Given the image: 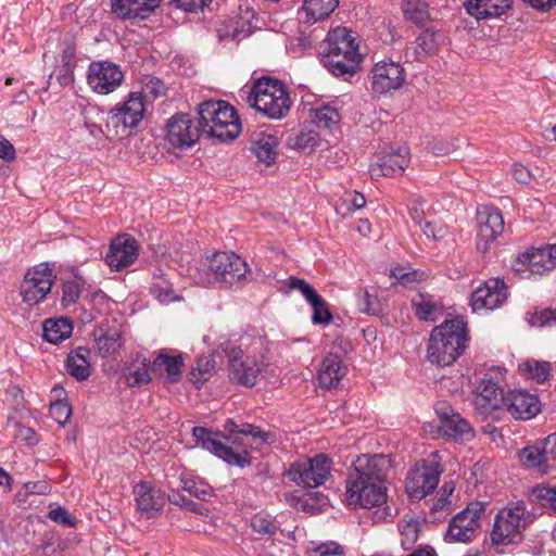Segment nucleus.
<instances>
[{"label": "nucleus", "instance_id": "35", "mask_svg": "<svg viewBox=\"0 0 556 556\" xmlns=\"http://www.w3.org/2000/svg\"><path fill=\"white\" fill-rule=\"evenodd\" d=\"M90 351L87 348L78 346L73 350L66 359V368L71 376L77 380H86L90 376Z\"/></svg>", "mask_w": 556, "mask_h": 556}, {"label": "nucleus", "instance_id": "22", "mask_svg": "<svg viewBox=\"0 0 556 556\" xmlns=\"http://www.w3.org/2000/svg\"><path fill=\"white\" fill-rule=\"evenodd\" d=\"M138 257V243L129 235L117 236L111 243L105 255L106 264L115 270L131 265Z\"/></svg>", "mask_w": 556, "mask_h": 556}, {"label": "nucleus", "instance_id": "54", "mask_svg": "<svg viewBox=\"0 0 556 556\" xmlns=\"http://www.w3.org/2000/svg\"><path fill=\"white\" fill-rule=\"evenodd\" d=\"M376 298L370 295L367 290H361L357 294V308L365 314L375 315L377 309Z\"/></svg>", "mask_w": 556, "mask_h": 556}, {"label": "nucleus", "instance_id": "48", "mask_svg": "<svg viewBox=\"0 0 556 556\" xmlns=\"http://www.w3.org/2000/svg\"><path fill=\"white\" fill-rule=\"evenodd\" d=\"M251 527L254 532L261 535H274L278 526L275 521L261 514L254 515L251 519Z\"/></svg>", "mask_w": 556, "mask_h": 556}, {"label": "nucleus", "instance_id": "56", "mask_svg": "<svg viewBox=\"0 0 556 556\" xmlns=\"http://www.w3.org/2000/svg\"><path fill=\"white\" fill-rule=\"evenodd\" d=\"M49 518L54 521L55 523L62 525V526H74V519L71 516L70 511L64 507H56L54 509H51L48 514Z\"/></svg>", "mask_w": 556, "mask_h": 556}, {"label": "nucleus", "instance_id": "10", "mask_svg": "<svg viewBox=\"0 0 556 556\" xmlns=\"http://www.w3.org/2000/svg\"><path fill=\"white\" fill-rule=\"evenodd\" d=\"M505 399L504 389L492 378L483 377L475 387V409L485 418L500 419L504 413Z\"/></svg>", "mask_w": 556, "mask_h": 556}, {"label": "nucleus", "instance_id": "27", "mask_svg": "<svg viewBox=\"0 0 556 556\" xmlns=\"http://www.w3.org/2000/svg\"><path fill=\"white\" fill-rule=\"evenodd\" d=\"M161 2L162 0H111V10L122 20H146Z\"/></svg>", "mask_w": 556, "mask_h": 556}, {"label": "nucleus", "instance_id": "24", "mask_svg": "<svg viewBox=\"0 0 556 556\" xmlns=\"http://www.w3.org/2000/svg\"><path fill=\"white\" fill-rule=\"evenodd\" d=\"M134 493L138 510L147 518H153L161 513L165 504V495L161 489L142 481L135 486Z\"/></svg>", "mask_w": 556, "mask_h": 556}, {"label": "nucleus", "instance_id": "43", "mask_svg": "<svg viewBox=\"0 0 556 556\" xmlns=\"http://www.w3.org/2000/svg\"><path fill=\"white\" fill-rule=\"evenodd\" d=\"M151 364L143 358L140 364H132L125 371V378L129 387H138L151 381Z\"/></svg>", "mask_w": 556, "mask_h": 556}, {"label": "nucleus", "instance_id": "15", "mask_svg": "<svg viewBox=\"0 0 556 556\" xmlns=\"http://www.w3.org/2000/svg\"><path fill=\"white\" fill-rule=\"evenodd\" d=\"M124 80L121 67L110 61L91 62L88 68L87 81L90 88L99 94L115 91Z\"/></svg>", "mask_w": 556, "mask_h": 556}, {"label": "nucleus", "instance_id": "19", "mask_svg": "<svg viewBox=\"0 0 556 556\" xmlns=\"http://www.w3.org/2000/svg\"><path fill=\"white\" fill-rule=\"evenodd\" d=\"M507 299V288L504 280L494 278L478 287L471 294V307L475 312L495 309Z\"/></svg>", "mask_w": 556, "mask_h": 556}, {"label": "nucleus", "instance_id": "14", "mask_svg": "<svg viewBox=\"0 0 556 556\" xmlns=\"http://www.w3.org/2000/svg\"><path fill=\"white\" fill-rule=\"evenodd\" d=\"M55 276L46 264L28 269L21 283V295L28 305L38 304L51 291Z\"/></svg>", "mask_w": 556, "mask_h": 556}, {"label": "nucleus", "instance_id": "31", "mask_svg": "<svg viewBox=\"0 0 556 556\" xmlns=\"http://www.w3.org/2000/svg\"><path fill=\"white\" fill-rule=\"evenodd\" d=\"M321 61L325 65V67L337 77L342 76H352L356 73L361 62H362V54L356 55H345L344 53L339 54H323Z\"/></svg>", "mask_w": 556, "mask_h": 556}, {"label": "nucleus", "instance_id": "28", "mask_svg": "<svg viewBox=\"0 0 556 556\" xmlns=\"http://www.w3.org/2000/svg\"><path fill=\"white\" fill-rule=\"evenodd\" d=\"M465 12L477 22L500 17L511 7V0H466Z\"/></svg>", "mask_w": 556, "mask_h": 556}, {"label": "nucleus", "instance_id": "20", "mask_svg": "<svg viewBox=\"0 0 556 556\" xmlns=\"http://www.w3.org/2000/svg\"><path fill=\"white\" fill-rule=\"evenodd\" d=\"M517 420H529L541 412V403L535 394L526 390L506 392L504 413Z\"/></svg>", "mask_w": 556, "mask_h": 556}, {"label": "nucleus", "instance_id": "38", "mask_svg": "<svg viewBox=\"0 0 556 556\" xmlns=\"http://www.w3.org/2000/svg\"><path fill=\"white\" fill-rule=\"evenodd\" d=\"M72 331L73 324L68 318L48 319L43 323V338L54 344L70 338Z\"/></svg>", "mask_w": 556, "mask_h": 556}, {"label": "nucleus", "instance_id": "57", "mask_svg": "<svg viewBox=\"0 0 556 556\" xmlns=\"http://www.w3.org/2000/svg\"><path fill=\"white\" fill-rule=\"evenodd\" d=\"M421 229L427 238H432L433 240H440L447 235V228L441 224L427 222Z\"/></svg>", "mask_w": 556, "mask_h": 556}, {"label": "nucleus", "instance_id": "11", "mask_svg": "<svg viewBox=\"0 0 556 556\" xmlns=\"http://www.w3.org/2000/svg\"><path fill=\"white\" fill-rule=\"evenodd\" d=\"M223 349L228 361L229 378L241 386L254 387L261 375L258 362L231 342L225 343Z\"/></svg>", "mask_w": 556, "mask_h": 556}, {"label": "nucleus", "instance_id": "45", "mask_svg": "<svg viewBox=\"0 0 556 556\" xmlns=\"http://www.w3.org/2000/svg\"><path fill=\"white\" fill-rule=\"evenodd\" d=\"M314 121L319 128L330 129L339 122V113L334 108L325 105L314 111Z\"/></svg>", "mask_w": 556, "mask_h": 556}, {"label": "nucleus", "instance_id": "33", "mask_svg": "<svg viewBox=\"0 0 556 556\" xmlns=\"http://www.w3.org/2000/svg\"><path fill=\"white\" fill-rule=\"evenodd\" d=\"M184 359L181 355H168L161 352L151 364V372L154 375L166 374L169 381H178L181 377Z\"/></svg>", "mask_w": 556, "mask_h": 556}, {"label": "nucleus", "instance_id": "34", "mask_svg": "<svg viewBox=\"0 0 556 556\" xmlns=\"http://www.w3.org/2000/svg\"><path fill=\"white\" fill-rule=\"evenodd\" d=\"M519 460L526 468L534 469L542 475H546L551 470V463L545 457L539 441L523 447L519 453Z\"/></svg>", "mask_w": 556, "mask_h": 556}, {"label": "nucleus", "instance_id": "64", "mask_svg": "<svg viewBox=\"0 0 556 556\" xmlns=\"http://www.w3.org/2000/svg\"><path fill=\"white\" fill-rule=\"evenodd\" d=\"M16 438H18L22 441H25L27 445L33 446L36 445L38 442L36 432L26 426H18L17 427V433Z\"/></svg>", "mask_w": 556, "mask_h": 556}, {"label": "nucleus", "instance_id": "8", "mask_svg": "<svg viewBox=\"0 0 556 556\" xmlns=\"http://www.w3.org/2000/svg\"><path fill=\"white\" fill-rule=\"evenodd\" d=\"M331 460L325 454L303 457L295 460L287 475L292 482L305 488H317L325 483L330 475Z\"/></svg>", "mask_w": 556, "mask_h": 556}, {"label": "nucleus", "instance_id": "26", "mask_svg": "<svg viewBox=\"0 0 556 556\" xmlns=\"http://www.w3.org/2000/svg\"><path fill=\"white\" fill-rule=\"evenodd\" d=\"M361 54L358 45L352 36V31L345 27H337L330 30L320 46V54Z\"/></svg>", "mask_w": 556, "mask_h": 556}, {"label": "nucleus", "instance_id": "25", "mask_svg": "<svg viewBox=\"0 0 556 556\" xmlns=\"http://www.w3.org/2000/svg\"><path fill=\"white\" fill-rule=\"evenodd\" d=\"M437 414L444 435L462 442L473 439L475 431L472 427L459 413L448 408H437Z\"/></svg>", "mask_w": 556, "mask_h": 556}, {"label": "nucleus", "instance_id": "62", "mask_svg": "<svg viewBox=\"0 0 556 556\" xmlns=\"http://www.w3.org/2000/svg\"><path fill=\"white\" fill-rule=\"evenodd\" d=\"M454 490H455L454 482H452V481L445 482L440 490V497L438 498V501L432 509L433 510L443 509L445 504L447 503V498L453 494Z\"/></svg>", "mask_w": 556, "mask_h": 556}, {"label": "nucleus", "instance_id": "1", "mask_svg": "<svg viewBox=\"0 0 556 556\" xmlns=\"http://www.w3.org/2000/svg\"><path fill=\"white\" fill-rule=\"evenodd\" d=\"M390 467V459L382 454L358 456L345 481L349 505L371 508L384 504Z\"/></svg>", "mask_w": 556, "mask_h": 556}, {"label": "nucleus", "instance_id": "36", "mask_svg": "<svg viewBox=\"0 0 556 556\" xmlns=\"http://www.w3.org/2000/svg\"><path fill=\"white\" fill-rule=\"evenodd\" d=\"M178 480V488H181L184 491L201 501H208L213 496L212 486L202 478L197 477L191 472L186 470L181 471Z\"/></svg>", "mask_w": 556, "mask_h": 556}, {"label": "nucleus", "instance_id": "52", "mask_svg": "<svg viewBox=\"0 0 556 556\" xmlns=\"http://www.w3.org/2000/svg\"><path fill=\"white\" fill-rule=\"evenodd\" d=\"M72 414V407L68 403L58 400L50 405V415L60 425H64Z\"/></svg>", "mask_w": 556, "mask_h": 556}, {"label": "nucleus", "instance_id": "63", "mask_svg": "<svg viewBox=\"0 0 556 556\" xmlns=\"http://www.w3.org/2000/svg\"><path fill=\"white\" fill-rule=\"evenodd\" d=\"M15 156L13 144L3 136H0V159L5 162H12L15 160Z\"/></svg>", "mask_w": 556, "mask_h": 556}, {"label": "nucleus", "instance_id": "2", "mask_svg": "<svg viewBox=\"0 0 556 556\" xmlns=\"http://www.w3.org/2000/svg\"><path fill=\"white\" fill-rule=\"evenodd\" d=\"M467 326L462 319L445 320L430 334L427 346V359L437 366L452 365L465 351Z\"/></svg>", "mask_w": 556, "mask_h": 556}, {"label": "nucleus", "instance_id": "55", "mask_svg": "<svg viewBox=\"0 0 556 556\" xmlns=\"http://www.w3.org/2000/svg\"><path fill=\"white\" fill-rule=\"evenodd\" d=\"M212 0H172V3L178 8L182 9L185 11L189 12H198L204 10Z\"/></svg>", "mask_w": 556, "mask_h": 556}, {"label": "nucleus", "instance_id": "30", "mask_svg": "<svg viewBox=\"0 0 556 556\" xmlns=\"http://www.w3.org/2000/svg\"><path fill=\"white\" fill-rule=\"evenodd\" d=\"M345 375L346 367L341 357L337 354H328L320 364L318 380L320 386L331 389L336 388Z\"/></svg>", "mask_w": 556, "mask_h": 556}, {"label": "nucleus", "instance_id": "49", "mask_svg": "<svg viewBox=\"0 0 556 556\" xmlns=\"http://www.w3.org/2000/svg\"><path fill=\"white\" fill-rule=\"evenodd\" d=\"M529 324L533 327H545L556 323V308H542L529 313Z\"/></svg>", "mask_w": 556, "mask_h": 556}, {"label": "nucleus", "instance_id": "59", "mask_svg": "<svg viewBox=\"0 0 556 556\" xmlns=\"http://www.w3.org/2000/svg\"><path fill=\"white\" fill-rule=\"evenodd\" d=\"M539 442L548 462L552 463L556 460V433L549 434L548 437L539 440Z\"/></svg>", "mask_w": 556, "mask_h": 556}, {"label": "nucleus", "instance_id": "61", "mask_svg": "<svg viewBox=\"0 0 556 556\" xmlns=\"http://www.w3.org/2000/svg\"><path fill=\"white\" fill-rule=\"evenodd\" d=\"M316 144L315 137L311 132H301L294 138L293 148L305 151Z\"/></svg>", "mask_w": 556, "mask_h": 556}, {"label": "nucleus", "instance_id": "3", "mask_svg": "<svg viewBox=\"0 0 556 556\" xmlns=\"http://www.w3.org/2000/svg\"><path fill=\"white\" fill-rule=\"evenodd\" d=\"M198 115L202 134L219 141L233 140L241 131L236 110L226 101H204L198 106Z\"/></svg>", "mask_w": 556, "mask_h": 556}, {"label": "nucleus", "instance_id": "16", "mask_svg": "<svg viewBox=\"0 0 556 556\" xmlns=\"http://www.w3.org/2000/svg\"><path fill=\"white\" fill-rule=\"evenodd\" d=\"M369 77L372 92L384 94L401 88L405 83L406 75L400 63L381 61L372 66Z\"/></svg>", "mask_w": 556, "mask_h": 556}, {"label": "nucleus", "instance_id": "60", "mask_svg": "<svg viewBox=\"0 0 556 556\" xmlns=\"http://www.w3.org/2000/svg\"><path fill=\"white\" fill-rule=\"evenodd\" d=\"M152 294L162 304L170 303V302L175 301L177 298L174 293L172 285L170 286H157V289H154Z\"/></svg>", "mask_w": 556, "mask_h": 556}, {"label": "nucleus", "instance_id": "17", "mask_svg": "<svg viewBox=\"0 0 556 556\" xmlns=\"http://www.w3.org/2000/svg\"><path fill=\"white\" fill-rule=\"evenodd\" d=\"M144 112V96L140 92H131L123 104L110 111L108 125H112L116 129L119 127L123 129L135 128L143 119Z\"/></svg>", "mask_w": 556, "mask_h": 556}, {"label": "nucleus", "instance_id": "58", "mask_svg": "<svg viewBox=\"0 0 556 556\" xmlns=\"http://www.w3.org/2000/svg\"><path fill=\"white\" fill-rule=\"evenodd\" d=\"M251 435L254 440L258 439L262 443L268 442L269 434L258 427L251 424H243L238 430V435Z\"/></svg>", "mask_w": 556, "mask_h": 556}, {"label": "nucleus", "instance_id": "50", "mask_svg": "<svg viewBox=\"0 0 556 556\" xmlns=\"http://www.w3.org/2000/svg\"><path fill=\"white\" fill-rule=\"evenodd\" d=\"M417 47L425 53H434L438 48L437 33L427 28L416 38Z\"/></svg>", "mask_w": 556, "mask_h": 556}, {"label": "nucleus", "instance_id": "46", "mask_svg": "<svg viewBox=\"0 0 556 556\" xmlns=\"http://www.w3.org/2000/svg\"><path fill=\"white\" fill-rule=\"evenodd\" d=\"M313 308L312 320L314 324H329L332 314L329 311L327 302L319 295L309 302Z\"/></svg>", "mask_w": 556, "mask_h": 556}, {"label": "nucleus", "instance_id": "7", "mask_svg": "<svg viewBox=\"0 0 556 556\" xmlns=\"http://www.w3.org/2000/svg\"><path fill=\"white\" fill-rule=\"evenodd\" d=\"M210 276L206 279L199 278L198 283H211L216 281L226 286H235L245 280L250 271L247 262L232 252H217L207 264Z\"/></svg>", "mask_w": 556, "mask_h": 556}, {"label": "nucleus", "instance_id": "53", "mask_svg": "<svg viewBox=\"0 0 556 556\" xmlns=\"http://www.w3.org/2000/svg\"><path fill=\"white\" fill-rule=\"evenodd\" d=\"M400 532L402 536V545L408 548L406 545H412L418 540L419 529L418 522L408 521L400 525Z\"/></svg>", "mask_w": 556, "mask_h": 556}, {"label": "nucleus", "instance_id": "32", "mask_svg": "<svg viewBox=\"0 0 556 556\" xmlns=\"http://www.w3.org/2000/svg\"><path fill=\"white\" fill-rule=\"evenodd\" d=\"M278 140L275 136L265 132H254L251 137V150L258 162L270 166L277 157Z\"/></svg>", "mask_w": 556, "mask_h": 556}, {"label": "nucleus", "instance_id": "12", "mask_svg": "<svg viewBox=\"0 0 556 556\" xmlns=\"http://www.w3.org/2000/svg\"><path fill=\"white\" fill-rule=\"evenodd\" d=\"M556 267V244H545L520 253L514 265L523 278L543 276Z\"/></svg>", "mask_w": 556, "mask_h": 556}, {"label": "nucleus", "instance_id": "23", "mask_svg": "<svg viewBox=\"0 0 556 556\" xmlns=\"http://www.w3.org/2000/svg\"><path fill=\"white\" fill-rule=\"evenodd\" d=\"M166 127L168 141L178 148L191 147L202 134L200 125L194 126L188 114L173 116Z\"/></svg>", "mask_w": 556, "mask_h": 556}, {"label": "nucleus", "instance_id": "29", "mask_svg": "<svg viewBox=\"0 0 556 556\" xmlns=\"http://www.w3.org/2000/svg\"><path fill=\"white\" fill-rule=\"evenodd\" d=\"M410 302L419 320L435 321L443 315V304L432 294L418 292L412 298Z\"/></svg>", "mask_w": 556, "mask_h": 556}, {"label": "nucleus", "instance_id": "39", "mask_svg": "<svg viewBox=\"0 0 556 556\" xmlns=\"http://www.w3.org/2000/svg\"><path fill=\"white\" fill-rule=\"evenodd\" d=\"M552 364L546 361L527 359L519 365V371L528 379H532L538 383H543L552 375Z\"/></svg>", "mask_w": 556, "mask_h": 556}, {"label": "nucleus", "instance_id": "4", "mask_svg": "<svg viewBox=\"0 0 556 556\" xmlns=\"http://www.w3.org/2000/svg\"><path fill=\"white\" fill-rule=\"evenodd\" d=\"M249 102L270 119L285 118L293 104L286 85L270 77H263L253 85Z\"/></svg>", "mask_w": 556, "mask_h": 556}, {"label": "nucleus", "instance_id": "41", "mask_svg": "<svg viewBox=\"0 0 556 556\" xmlns=\"http://www.w3.org/2000/svg\"><path fill=\"white\" fill-rule=\"evenodd\" d=\"M402 10L405 18L417 25L429 20L428 4L425 0H403Z\"/></svg>", "mask_w": 556, "mask_h": 556}, {"label": "nucleus", "instance_id": "42", "mask_svg": "<svg viewBox=\"0 0 556 556\" xmlns=\"http://www.w3.org/2000/svg\"><path fill=\"white\" fill-rule=\"evenodd\" d=\"M85 279L80 276H74L63 282L61 303L64 307L72 306L77 303L85 288Z\"/></svg>", "mask_w": 556, "mask_h": 556}, {"label": "nucleus", "instance_id": "37", "mask_svg": "<svg viewBox=\"0 0 556 556\" xmlns=\"http://www.w3.org/2000/svg\"><path fill=\"white\" fill-rule=\"evenodd\" d=\"M339 5V0H305L303 13L306 23H315L328 17Z\"/></svg>", "mask_w": 556, "mask_h": 556}, {"label": "nucleus", "instance_id": "44", "mask_svg": "<svg viewBox=\"0 0 556 556\" xmlns=\"http://www.w3.org/2000/svg\"><path fill=\"white\" fill-rule=\"evenodd\" d=\"M531 497L541 506L556 511V486L539 484L532 489Z\"/></svg>", "mask_w": 556, "mask_h": 556}, {"label": "nucleus", "instance_id": "21", "mask_svg": "<svg viewBox=\"0 0 556 556\" xmlns=\"http://www.w3.org/2000/svg\"><path fill=\"white\" fill-rule=\"evenodd\" d=\"M409 164V152L406 147H399L395 151L387 152L378 156L369 166L372 179L381 177H394L402 175Z\"/></svg>", "mask_w": 556, "mask_h": 556}, {"label": "nucleus", "instance_id": "51", "mask_svg": "<svg viewBox=\"0 0 556 556\" xmlns=\"http://www.w3.org/2000/svg\"><path fill=\"white\" fill-rule=\"evenodd\" d=\"M288 286L290 289L300 291L308 303L319 296L315 289L304 279L291 276Z\"/></svg>", "mask_w": 556, "mask_h": 556}, {"label": "nucleus", "instance_id": "13", "mask_svg": "<svg viewBox=\"0 0 556 556\" xmlns=\"http://www.w3.org/2000/svg\"><path fill=\"white\" fill-rule=\"evenodd\" d=\"M192 434L198 445H201L227 464L241 468L251 464L249 453L245 450L235 451L231 446L220 441V438H223L220 432H212L204 427H193Z\"/></svg>", "mask_w": 556, "mask_h": 556}, {"label": "nucleus", "instance_id": "9", "mask_svg": "<svg viewBox=\"0 0 556 556\" xmlns=\"http://www.w3.org/2000/svg\"><path fill=\"white\" fill-rule=\"evenodd\" d=\"M484 513L483 504L472 502L462 511L456 514L450 521L445 540L450 543H468L472 541L481 526V518Z\"/></svg>", "mask_w": 556, "mask_h": 556}, {"label": "nucleus", "instance_id": "40", "mask_svg": "<svg viewBox=\"0 0 556 556\" xmlns=\"http://www.w3.org/2000/svg\"><path fill=\"white\" fill-rule=\"evenodd\" d=\"M99 354L102 357L113 356L123 345V338L117 329H110L96 339Z\"/></svg>", "mask_w": 556, "mask_h": 556}, {"label": "nucleus", "instance_id": "47", "mask_svg": "<svg viewBox=\"0 0 556 556\" xmlns=\"http://www.w3.org/2000/svg\"><path fill=\"white\" fill-rule=\"evenodd\" d=\"M308 556H346L344 547L334 541H329L307 551Z\"/></svg>", "mask_w": 556, "mask_h": 556}, {"label": "nucleus", "instance_id": "18", "mask_svg": "<svg viewBox=\"0 0 556 556\" xmlns=\"http://www.w3.org/2000/svg\"><path fill=\"white\" fill-rule=\"evenodd\" d=\"M479 224L477 249L484 253L489 250L490 242L494 241L504 230V218L495 206H483L478 211Z\"/></svg>", "mask_w": 556, "mask_h": 556}, {"label": "nucleus", "instance_id": "5", "mask_svg": "<svg viewBox=\"0 0 556 556\" xmlns=\"http://www.w3.org/2000/svg\"><path fill=\"white\" fill-rule=\"evenodd\" d=\"M533 518L523 502L508 504L495 517L491 532L492 544L507 546L520 543L525 529Z\"/></svg>", "mask_w": 556, "mask_h": 556}, {"label": "nucleus", "instance_id": "6", "mask_svg": "<svg viewBox=\"0 0 556 556\" xmlns=\"http://www.w3.org/2000/svg\"><path fill=\"white\" fill-rule=\"evenodd\" d=\"M443 467L439 453H431L428 459L417 462L406 477L405 490L412 501H420L432 493L439 483Z\"/></svg>", "mask_w": 556, "mask_h": 556}]
</instances>
